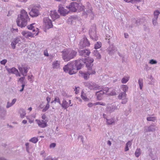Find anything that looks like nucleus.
Wrapping results in <instances>:
<instances>
[{
    "instance_id": "1a4fd4ad",
    "label": "nucleus",
    "mask_w": 160,
    "mask_h": 160,
    "mask_svg": "<svg viewBox=\"0 0 160 160\" xmlns=\"http://www.w3.org/2000/svg\"><path fill=\"white\" fill-rule=\"evenodd\" d=\"M78 4L76 2H72L68 7L67 6V8H68L70 11L72 12H75L78 10Z\"/></svg>"
},
{
    "instance_id": "cd10ccee",
    "label": "nucleus",
    "mask_w": 160,
    "mask_h": 160,
    "mask_svg": "<svg viewBox=\"0 0 160 160\" xmlns=\"http://www.w3.org/2000/svg\"><path fill=\"white\" fill-rule=\"evenodd\" d=\"M53 68H58L60 67V62L58 61L54 62L52 64Z\"/></svg>"
},
{
    "instance_id": "0eeeda50",
    "label": "nucleus",
    "mask_w": 160,
    "mask_h": 160,
    "mask_svg": "<svg viewBox=\"0 0 160 160\" xmlns=\"http://www.w3.org/2000/svg\"><path fill=\"white\" fill-rule=\"evenodd\" d=\"M119 108L116 105H109L106 109V112L107 113L110 114L115 110H117Z\"/></svg>"
},
{
    "instance_id": "ea45409f",
    "label": "nucleus",
    "mask_w": 160,
    "mask_h": 160,
    "mask_svg": "<svg viewBox=\"0 0 160 160\" xmlns=\"http://www.w3.org/2000/svg\"><path fill=\"white\" fill-rule=\"evenodd\" d=\"M135 156L138 157L141 154L140 149V148L137 149L135 153Z\"/></svg>"
},
{
    "instance_id": "b1692460",
    "label": "nucleus",
    "mask_w": 160,
    "mask_h": 160,
    "mask_svg": "<svg viewBox=\"0 0 160 160\" xmlns=\"http://www.w3.org/2000/svg\"><path fill=\"white\" fill-rule=\"evenodd\" d=\"M6 70L9 73L14 74L16 75H17V74L18 73V70L14 67H13L11 68H7Z\"/></svg>"
},
{
    "instance_id": "c03bdc74",
    "label": "nucleus",
    "mask_w": 160,
    "mask_h": 160,
    "mask_svg": "<svg viewBox=\"0 0 160 160\" xmlns=\"http://www.w3.org/2000/svg\"><path fill=\"white\" fill-rule=\"evenodd\" d=\"M122 90L123 91V92H126L128 91V87L126 85H123L122 87Z\"/></svg>"
},
{
    "instance_id": "4c0bfd02",
    "label": "nucleus",
    "mask_w": 160,
    "mask_h": 160,
    "mask_svg": "<svg viewBox=\"0 0 160 160\" xmlns=\"http://www.w3.org/2000/svg\"><path fill=\"white\" fill-rule=\"evenodd\" d=\"M102 45V43L101 42H97L94 45V48L96 49L100 48Z\"/></svg>"
},
{
    "instance_id": "bb28decb",
    "label": "nucleus",
    "mask_w": 160,
    "mask_h": 160,
    "mask_svg": "<svg viewBox=\"0 0 160 160\" xmlns=\"http://www.w3.org/2000/svg\"><path fill=\"white\" fill-rule=\"evenodd\" d=\"M19 112L21 118H24L26 115V112L25 110L21 108L19 110Z\"/></svg>"
},
{
    "instance_id": "6e6d98bb",
    "label": "nucleus",
    "mask_w": 160,
    "mask_h": 160,
    "mask_svg": "<svg viewBox=\"0 0 160 160\" xmlns=\"http://www.w3.org/2000/svg\"><path fill=\"white\" fill-rule=\"evenodd\" d=\"M7 62V60L6 59L2 60L0 62L1 64L4 65Z\"/></svg>"
},
{
    "instance_id": "4468645a",
    "label": "nucleus",
    "mask_w": 160,
    "mask_h": 160,
    "mask_svg": "<svg viewBox=\"0 0 160 160\" xmlns=\"http://www.w3.org/2000/svg\"><path fill=\"white\" fill-rule=\"evenodd\" d=\"M21 43V38L17 37L14 39L13 41L11 42V46L13 49H15L16 48V45L17 44Z\"/></svg>"
},
{
    "instance_id": "6e6552de",
    "label": "nucleus",
    "mask_w": 160,
    "mask_h": 160,
    "mask_svg": "<svg viewBox=\"0 0 160 160\" xmlns=\"http://www.w3.org/2000/svg\"><path fill=\"white\" fill-rule=\"evenodd\" d=\"M43 21L46 28L49 29L52 27L53 25L52 21L48 17L44 18H43Z\"/></svg>"
},
{
    "instance_id": "e2e57ef3",
    "label": "nucleus",
    "mask_w": 160,
    "mask_h": 160,
    "mask_svg": "<svg viewBox=\"0 0 160 160\" xmlns=\"http://www.w3.org/2000/svg\"><path fill=\"white\" fill-rule=\"evenodd\" d=\"M93 105H94V103H89L88 104V106L89 107L91 108L92 107Z\"/></svg>"
},
{
    "instance_id": "473e14b6",
    "label": "nucleus",
    "mask_w": 160,
    "mask_h": 160,
    "mask_svg": "<svg viewBox=\"0 0 160 160\" xmlns=\"http://www.w3.org/2000/svg\"><path fill=\"white\" fill-rule=\"evenodd\" d=\"M160 13V12L159 10H155L154 12V17L153 18H155V19H158V16Z\"/></svg>"
},
{
    "instance_id": "f3484780",
    "label": "nucleus",
    "mask_w": 160,
    "mask_h": 160,
    "mask_svg": "<svg viewBox=\"0 0 160 160\" xmlns=\"http://www.w3.org/2000/svg\"><path fill=\"white\" fill-rule=\"evenodd\" d=\"M104 94L105 92L103 90H100L96 92L95 95L97 96V99L98 100H101L102 99Z\"/></svg>"
},
{
    "instance_id": "20e7f679",
    "label": "nucleus",
    "mask_w": 160,
    "mask_h": 160,
    "mask_svg": "<svg viewBox=\"0 0 160 160\" xmlns=\"http://www.w3.org/2000/svg\"><path fill=\"white\" fill-rule=\"evenodd\" d=\"M96 26L95 25L93 24L89 29V32L90 37L93 41H97L98 39L96 34Z\"/></svg>"
},
{
    "instance_id": "680f3d73",
    "label": "nucleus",
    "mask_w": 160,
    "mask_h": 160,
    "mask_svg": "<svg viewBox=\"0 0 160 160\" xmlns=\"http://www.w3.org/2000/svg\"><path fill=\"white\" fill-rule=\"evenodd\" d=\"M46 100L47 101V103L49 104L51 100V98L50 97L48 96L46 98Z\"/></svg>"
},
{
    "instance_id": "f8f14e48",
    "label": "nucleus",
    "mask_w": 160,
    "mask_h": 160,
    "mask_svg": "<svg viewBox=\"0 0 160 160\" xmlns=\"http://www.w3.org/2000/svg\"><path fill=\"white\" fill-rule=\"evenodd\" d=\"M58 11L61 15L63 16H65L69 12V11L64 9L62 4H60L59 5Z\"/></svg>"
},
{
    "instance_id": "39448f33",
    "label": "nucleus",
    "mask_w": 160,
    "mask_h": 160,
    "mask_svg": "<svg viewBox=\"0 0 160 160\" xmlns=\"http://www.w3.org/2000/svg\"><path fill=\"white\" fill-rule=\"evenodd\" d=\"M85 85L91 90H96L101 89L100 86L98 84L91 82H88L85 83Z\"/></svg>"
},
{
    "instance_id": "774afa93",
    "label": "nucleus",
    "mask_w": 160,
    "mask_h": 160,
    "mask_svg": "<svg viewBox=\"0 0 160 160\" xmlns=\"http://www.w3.org/2000/svg\"><path fill=\"white\" fill-rule=\"evenodd\" d=\"M42 118L43 120H45L46 118V115L44 114H43L42 117Z\"/></svg>"
},
{
    "instance_id": "2eb2a0df",
    "label": "nucleus",
    "mask_w": 160,
    "mask_h": 160,
    "mask_svg": "<svg viewBox=\"0 0 160 160\" xmlns=\"http://www.w3.org/2000/svg\"><path fill=\"white\" fill-rule=\"evenodd\" d=\"M117 50V48L113 44L110 45L107 49V51L109 54L112 55Z\"/></svg>"
},
{
    "instance_id": "7ed1b4c3",
    "label": "nucleus",
    "mask_w": 160,
    "mask_h": 160,
    "mask_svg": "<svg viewBox=\"0 0 160 160\" xmlns=\"http://www.w3.org/2000/svg\"><path fill=\"white\" fill-rule=\"evenodd\" d=\"M62 53V58L65 62H68L73 58L77 54L76 51L71 49H64Z\"/></svg>"
},
{
    "instance_id": "dca6fc26",
    "label": "nucleus",
    "mask_w": 160,
    "mask_h": 160,
    "mask_svg": "<svg viewBox=\"0 0 160 160\" xmlns=\"http://www.w3.org/2000/svg\"><path fill=\"white\" fill-rule=\"evenodd\" d=\"M62 108L64 109H67L68 107L70 106H72V104L71 105H69L68 102H67V101L65 100L64 98H63V100L62 101V103L60 104Z\"/></svg>"
},
{
    "instance_id": "9d476101",
    "label": "nucleus",
    "mask_w": 160,
    "mask_h": 160,
    "mask_svg": "<svg viewBox=\"0 0 160 160\" xmlns=\"http://www.w3.org/2000/svg\"><path fill=\"white\" fill-rule=\"evenodd\" d=\"M29 13L30 16L33 18L37 17L39 14L38 10L35 7H34L32 8Z\"/></svg>"
},
{
    "instance_id": "72a5a7b5",
    "label": "nucleus",
    "mask_w": 160,
    "mask_h": 160,
    "mask_svg": "<svg viewBox=\"0 0 160 160\" xmlns=\"http://www.w3.org/2000/svg\"><path fill=\"white\" fill-rule=\"evenodd\" d=\"M35 24L34 23L31 24L30 25L27 26V27L28 29L32 30V32H34L35 31V30L34 29V27L33 26V25Z\"/></svg>"
},
{
    "instance_id": "bf43d9fd",
    "label": "nucleus",
    "mask_w": 160,
    "mask_h": 160,
    "mask_svg": "<svg viewBox=\"0 0 160 160\" xmlns=\"http://www.w3.org/2000/svg\"><path fill=\"white\" fill-rule=\"evenodd\" d=\"M44 160H55V159H53L50 156H48Z\"/></svg>"
},
{
    "instance_id": "5701e85b",
    "label": "nucleus",
    "mask_w": 160,
    "mask_h": 160,
    "mask_svg": "<svg viewBox=\"0 0 160 160\" xmlns=\"http://www.w3.org/2000/svg\"><path fill=\"white\" fill-rule=\"evenodd\" d=\"M157 127L154 124H151L148 127V129L146 130V132H154L157 130Z\"/></svg>"
},
{
    "instance_id": "ddd939ff",
    "label": "nucleus",
    "mask_w": 160,
    "mask_h": 160,
    "mask_svg": "<svg viewBox=\"0 0 160 160\" xmlns=\"http://www.w3.org/2000/svg\"><path fill=\"white\" fill-rule=\"evenodd\" d=\"M22 34L24 37H25L26 38H28L29 37H34V36L35 35V36H36L38 35V32H37L36 33L35 32H32H32H30L29 31H24L22 32Z\"/></svg>"
},
{
    "instance_id": "8fccbe9b",
    "label": "nucleus",
    "mask_w": 160,
    "mask_h": 160,
    "mask_svg": "<svg viewBox=\"0 0 160 160\" xmlns=\"http://www.w3.org/2000/svg\"><path fill=\"white\" fill-rule=\"evenodd\" d=\"M54 101H55V103L57 102H58V103L60 105V104H61V102H60V99L59 98H58V97H56L55 98Z\"/></svg>"
},
{
    "instance_id": "79ce46f5",
    "label": "nucleus",
    "mask_w": 160,
    "mask_h": 160,
    "mask_svg": "<svg viewBox=\"0 0 160 160\" xmlns=\"http://www.w3.org/2000/svg\"><path fill=\"white\" fill-rule=\"evenodd\" d=\"M28 68L27 66H26V67L25 66V67H23V70H24L23 73H24V76H26L27 73L28 72Z\"/></svg>"
},
{
    "instance_id": "a19ab883",
    "label": "nucleus",
    "mask_w": 160,
    "mask_h": 160,
    "mask_svg": "<svg viewBox=\"0 0 160 160\" xmlns=\"http://www.w3.org/2000/svg\"><path fill=\"white\" fill-rule=\"evenodd\" d=\"M49 107H50L49 104L47 103L46 105L42 110V112H45L46 111H47L48 109L49 108Z\"/></svg>"
},
{
    "instance_id": "423d86ee",
    "label": "nucleus",
    "mask_w": 160,
    "mask_h": 160,
    "mask_svg": "<svg viewBox=\"0 0 160 160\" xmlns=\"http://www.w3.org/2000/svg\"><path fill=\"white\" fill-rule=\"evenodd\" d=\"M90 45L89 42L85 36H83L79 44V48L82 49Z\"/></svg>"
},
{
    "instance_id": "c9c22d12",
    "label": "nucleus",
    "mask_w": 160,
    "mask_h": 160,
    "mask_svg": "<svg viewBox=\"0 0 160 160\" xmlns=\"http://www.w3.org/2000/svg\"><path fill=\"white\" fill-rule=\"evenodd\" d=\"M138 84L139 85L140 89L142 90L143 86V82L142 79H139Z\"/></svg>"
},
{
    "instance_id": "052dcab7",
    "label": "nucleus",
    "mask_w": 160,
    "mask_h": 160,
    "mask_svg": "<svg viewBox=\"0 0 160 160\" xmlns=\"http://www.w3.org/2000/svg\"><path fill=\"white\" fill-rule=\"evenodd\" d=\"M56 144L54 143H51L50 145V147L51 148H54L56 146Z\"/></svg>"
},
{
    "instance_id": "a878e982",
    "label": "nucleus",
    "mask_w": 160,
    "mask_h": 160,
    "mask_svg": "<svg viewBox=\"0 0 160 160\" xmlns=\"http://www.w3.org/2000/svg\"><path fill=\"white\" fill-rule=\"evenodd\" d=\"M93 54L96 57L97 59H100L101 58V55L97 50L96 49L94 50Z\"/></svg>"
},
{
    "instance_id": "412c9836",
    "label": "nucleus",
    "mask_w": 160,
    "mask_h": 160,
    "mask_svg": "<svg viewBox=\"0 0 160 160\" xmlns=\"http://www.w3.org/2000/svg\"><path fill=\"white\" fill-rule=\"evenodd\" d=\"M47 122L46 121L44 120H38L37 122L38 124V126L41 128H44L47 126Z\"/></svg>"
},
{
    "instance_id": "3c124183",
    "label": "nucleus",
    "mask_w": 160,
    "mask_h": 160,
    "mask_svg": "<svg viewBox=\"0 0 160 160\" xmlns=\"http://www.w3.org/2000/svg\"><path fill=\"white\" fill-rule=\"evenodd\" d=\"M157 19H156V18L155 19V18H152V22L154 26L156 25L157 24Z\"/></svg>"
},
{
    "instance_id": "c756f323",
    "label": "nucleus",
    "mask_w": 160,
    "mask_h": 160,
    "mask_svg": "<svg viewBox=\"0 0 160 160\" xmlns=\"http://www.w3.org/2000/svg\"><path fill=\"white\" fill-rule=\"evenodd\" d=\"M157 120L156 117H148L147 118V120L148 121L155 122Z\"/></svg>"
},
{
    "instance_id": "603ef678",
    "label": "nucleus",
    "mask_w": 160,
    "mask_h": 160,
    "mask_svg": "<svg viewBox=\"0 0 160 160\" xmlns=\"http://www.w3.org/2000/svg\"><path fill=\"white\" fill-rule=\"evenodd\" d=\"M18 69H19L20 72H21V73H22V74L23 76H24V73H23V68L21 67H19Z\"/></svg>"
},
{
    "instance_id": "2f4dec72",
    "label": "nucleus",
    "mask_w": 160,
    "mask_h": 160,
    "mask_svg": "<svg viewBox=\"0 0 160 160\" xmlns=\"http://www.w3.org/2000/svg\"><path fill=\"white\" fill-rule=\"evenodd\" d=\"M106 39L108 40V43H110L111 41H112V36L109 35L108 34H106Z\"/></svg>"
},
{
    "instance_id": "4be33fe9",
    "label": "nucleus",
    "mask_w": 160,
    "mask_h": 160,
    "mask_svg": "<svg viewBox=\"0 0 160 160\" xmlns=\"http://www.w3.org/2000/svg\"><path fill=\"white\" fill-rule=\"evenodd\" d=\"M88 8H87V7L85 8L84 10V13L86 14L87 15H89L92 16L93 13L92 12V8L90 5L88 6Z\"/></svg>"
},
{
    "instance_id": "49530a36",
    "label": "nucleus",
    "mask_w": 160,
    "mask_h": 160,
    "mask_svg": "<svg viewBox=\"0 0 160 160\" xmlns=\"http://www.w3.org/2000/svg\"><path fill=\"white\" fill-rule=\"evenodd\" d=\"M94 105H100L103 106H105L106 104L104 103L101 102H98L96 103H94Z\"/></svg>"
},
{
    "instance_id": "a18cd8bd",
    "label": "nucleus",
    "mask_w": 160,
    "mask_h": 160,
    "mask_svg": "<svg viewBox=\"0 0 160 160\" xmlns=\"http://www.w3.org/2000/svg\"><path fill=\"white\" fill-rule=\"evenodd\" d=\"M129 80L128 78H122L121 82L122 83H126Z\"/></svg>"
},
{
    "instance_id": "f03ea898",
    "label": "nucleus",
    "mask_w": 160,
    "mask_h": 160,
    "mask_svg": "<svg viewBox=\"0 0 160 160\" xmlns=\"http://www.w3.org/2000/svg\"><path fill=\"white\" fill-rule=\"evenodd\" d=\"M29 21V18L27 12L24 10H22L16 21L18 26L21 28L24 27L27 25Z\"/></svg>"
},
{
    "instance_id": "0e129e2a",
    "label": "nucleus",
    "mask_w": 160,
    "mask_h": 160,
    "mask_svg": "<svg viewBox=\"0 0 160 160\" xmlns=\"http://www.w3.org/2000/svg\"><path fill=\"white\" fill-rule=\"evenodd\" d=\"M149 150L150 152V153L149 154V155L151 157L152 156V149L151 148H150L149 149Z\"/></svg>"
},
{
    "instance_id": "393cba45",
    "label": "nucleus",
    "mask_w": 160,
    "mask_h": 160,
    "mask_svg": "<svg viewBox=\"0 0 160 160\" xmlns=\"http://www.w3.org/2000/svg\"><path fill=\"white\" fill-rule=\"evenodd\" d=\"M139 22H138L137 20H136L135 19H133L132 20V24L130 25L129 28L130 29H132L134 27L137 26L138 25V23Z\"/></svg>"
},
{
    "instance_id": "6ab92c4d",
    "label": "nucleus",
    "mask_w": 160,
    "mask_h": 160,
    "mask_svg": "<svg viewBox=\"0 0 160 160\" xmlns=\"http://www.w3.org/2000/svg\"><path fill=\"white\" fill-rule=\"evenodd\" d=\"M6 114V110L3 108L0 107V118L5 119Z\"/></svg>"
},
{
    "instance_id": "09e8293b",
    "label": "nucleus",
    "mask_w": 160,
    "mask_h": 160,
    "mask_svg": "<svg viewBox=\"0 0 160 160\" xmlns=\"http://www.w3.org/2000/svg\"><path fill=\"white\" fill-rule=\"evenodd\" d=\"M149 63L152 64H156L157 63L156 60L152 59L150 60Z\"/></svg>"
},
{
    "instance_id": "c85d7f7f",
    "label": "nucleus",
    "mask_w": 160,
    "mask_h": 160,
    "mask_svg": "<svg viewBox=\"0 0 160 160\" xmlns=\"http://www.w3.org/2000/svg\"><path fill=\"white\" fill-rule=\"evenodd\" d=\"M127 2H131L132 4H135L141 2L142 0H124Z\"/></svg>"
},
{
    "instance_id": "a211bd4d",
    "label": "nucleus",
    "mask_w": 160,
    "mask_h": 160,
    "mask_svg": "<svg viewBox=\"0 0 160 160\" xmlns=\"http://www.w3.org/2000/svg\"><path fill=\"white\" fill-rule=\"evenodd\" d=\"M78 52L80 55L84 57L88 56L90 53L89 51L87 49L79 51Z\"/></svg>"
},
{
    "instance_id": "de8ad7c7",
    "label": "nucleus",
    "mask_w": 160,
    "mask_h": 160,
    "mask_svg": "<svg viewBox=\"0 0 160 160\" xmlns=\"http://www.w3.org/2000/svg\"><path fill=\"white\" fill-rule=\"evenodd\" d=\"M62 95L63 97L66 98H68L69 97V95H68L66 92L63 91L62 92Z\"/></svg>"
},
{
    "instance_id": "7c9ffc66",
    "label": "nucleus",
    "mask_w": 160,
    "mask_h": 160,
    "mask_svg": "<svg viewBox=\"0 0 160 160\" xmlns=\"http://www.w3.org/2000/svg\"><path fill=\"white\" fill-rule=\"evenodd\" d=\"M132 144L131 141H129L126 143L125 149V151H127L129 150V147H130Z\"/></svg>"
},
{
    "instance_id": "69168bd1",
    "label": "nucleus",
    "mask_w": 160,
    "mask_h": 160,
    "mask_svg": "<svg viewBox=\"0 0 160 160\" xmlns=\"http://www.w3.org/2000/svg\"><path fill=\"white\" fill-rule=\"evenodd\" d=\"M116 94V93L115 91L111 92L109 93V95L111 96H114Z\"/></svg>"
},
{
    "instance_id": "58836bf2",
    "label": "nucleus",
    "mask_w": 160,
    "mask_h": 160,
    "mask_svg": "<svg viewBox=\"0 0 160 160\" xmlns=\"http://www.w3.org/2000/svg\"><path fill=\"white\" fill-rule=\"evenodd\" d=\"M106 119L107 124L108 125H111L115 122L114 120L112 118L109 119Z\"/></svg>"
},
{
    "instance_id": "864d4df0",
    "label": "nucleus",
    "mask_w": 160,
    "mask_h": 160,
    "mask_svg": "<svg viewBox=\"0 0 160 160\" xmlns=\"http://www.w3.org/2000/svg\"><path fill=\"white\" fill-rule=\"evenodd\" d=\"M109 90V88L108 87H106L103 89V90H103V91H105V92H105V94H106L107 92H108V91Z\"/></svg>"
},
{
    "instance_id": "37998d69",
    "label": "nucleus",
    "mask_w": 160,
    "mask_h": 160,
    "mask_svg": "<svg viewBox=\"0 0 160 160\" xmlns=\"http://www.w3.org/2000/svg\"><path fill=\"white\" fill-rule=\"evenodd\" d=\"M82 98L85 101H88L89 99L85 95L84 93H82L81 95Z\"/></svg>"
},
{
    "instance_id": "4d7b16f0",
    "label": "nucleus",
    "mask_w": 160,
    "mask_h": 160,
    "mask_svg": "<svg viewBox=\"0 0 160 160\" xmlns=\"http://www.w3.org/2000/svg\"><path fill=\"white\" fill-rule=\"evenodd\" d=\"M25 78L24 77H22L19 78V81L20 82H21L22 83H23V80Z\"/></svg>"
},
{
    "instance_id": "f257e3e1",
    "label": "nucleus",
    "mask_w": 160,
    "mask_h": 160,
    "mask_svg": "<svg viewBox=\"0 0 160 160\" xmlns=\"http://www.w3.org/2000/svg\"><path fill=\"white\" fill-rule=\"evenodd\" d=\"M93 61V59L90 58L88 59L84 58L82 59H81L76 60L75 62H68L63 67V69L65 72H68L70 75H72L75 73L78 70L81 69L84 64H85L88 71L83 72L80 71L79 72L81 74V76L85 79L87 80L90 75L95 74L96 73L94 69L92 68Z\"/></svg>"
},
{
    "instance_id": "338daca9",
    "label": "nucleus",
    "mask_w": 160,
    "mask_h": 160,
    "mask_svg": "<svg viewBox=\"0 0 160 160\" xmlns=\"http://www.w3.org/2000/svg\"><path fill=\"white\" fill-rule=\"evenodd\" d=\"M16 101V99L15 98H14L13 99L12 102V105L14 104V103H15V102Z\"/></svg>"
},
{
    "instance_id": "aec40b11",
    "label": "nucleus",
    "mask_w": 160,
    "mask_h": 160,
    "mask_svg": "<svg viewBox=\"0 0 160 160\" xmlns=\"http://www.w3.org/2000/svg\"><path fill=\"white\" fill-rule=\"evenodd\" d=\"M50 15L53 20L58 18L59 17V15L55 10L51 11Z\"/></svg>"
},
{
    "instance_id": "9b49d317",
    "label": "nucleus",
    "mask_w": 160,
    "mask_h": 160,
    "mask_svg": "<svg viewBox=\"0 0 160 160\" xmlns=\"http://www.w3.org/2000/svg\"><path fill=\"white\" fill-rule=\"evenodd\" d=\"M126 94L125 92H121L118 96V98L119 99H121L122 101L121 103L124 104L127 102V98H126Z\"/></svg>"
},
{
    "instance_id": "e433bc0d",
    "label": "nucleus",
    "mask_w": 160,
    "mask_h": 160,
    "mask_svg": "<svg viewBox=\"0 0 160 160\" xmlns=\"http://www.w3.org/2000/svg\"><path fill=\"white\" fill-rule=\"evenodd\" d=\"M85 9V8H84V7L81 4H78V10L80 11H84V10Z\"/></svg>"
},
{
    "instance_id": "13d9d810",
    "label": "nucleus",
    "mask_w": 160,
    "mask_h": 160,
    "mask_svg": "<svg viewBox=\"0 0 160 160\" xmlns=\"http://www.w3.org/2000/svg\"><path fill=\"white\" fill-rule=\"evenodd\" d=\"M12 105V104L11 103H10L9 102H7V104L6 106V108H9L11 107Z\"/></svg>"
},
{
    "instance_id": "f704fd0d",
    "label": "nucleus",
    "mask_w": 160,
    "mask_h": 160,
    "mask_svg": "<svg viewBox=\"0 0 160 160\" xmlns=\"http://www.w3.org/2000/svg\"><path fill=\"white\" fill-rule=\"evenodd\" d=\"M29 141L34 143H36L38 142V138L34 137L30 139Z\"/></svg>"
},
{
    "instance_id": "5fc2aeb1",
    "label": "nucleus",
    "mask_w": 160,
    "mask_h": 160,
    "mask_svg": "<svg viewBox=\"0 0 160 160\" xmlns=\"http://www.w3.org/2000/svg\"><path fill=\"white\" fill-rule=\"evenodd\" d=\"M40 155H42L43 157L45 158L46 156V153H45V151L43 150L41 151L40 152Z\"/></svg>"
}]
</instances>
